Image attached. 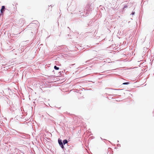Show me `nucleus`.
<instances>
[{
	"mask_svg": "<svg viewBox=\"0 0 154 154\" xmlns=\"http://www.w3.org/2000/svg\"><path fill=\"white\" fill-rule=\"evenodd\" d=\"M58 143H59L61 147L63 149L64 148V147L63 145V143L62 142V140H58Z\"/></svg>",
	"mask_w": 154,
	"mask_h": 154,
	"instance_id": "nucleus-1",
	"label": "nucleus"
},
{
	"mask_svg": "<svg viewBox=\"0 0 154 154\" xmlns=\"http://www.w3.org/2000/svg\"><path fill=\"white\" fill-rule=\"evenodd\" d=\"M5 9V7L4 6H2V8L1 10V12L2 14H3L4 11V9Z\"/></svg>",
	"mask_w": 154,
	"mask_h": 154,
	"instance_id": "nucleus-2",
	"label": "nucleus"
},
{
	"mask_svg": "<svg viewBox=\"0 0 154 154\" xmlns=\"http://www.w3.org/2000/svg\"><path fill=\"white\" fill-rule=\"evenodd\" d=\"M68 143V141L66 140H64L63 141V143L64 144H65L67 143Z\"/></svg>",
	"mask_w": 154,
	"mask_h": 154,
	"instance_id": "nucleus-3",
	"label": "nucleus"
},
{
	"mask_svg": "<svg viewBox=\"0 0 154 154\" xmlns=\"http://www.w3.org/2000/svg\"><path fill=\"white\" fill-rule=\"evenodd\" d=\"M54 69L56 70H58L59 69V68L57 67L56 66H54Z\"/></svg>",
	"mask_w": 154,
	"mask_h": 154,
	"instance_id": "nucleus-4",
	"label": "nucleus"
},
{
	"mask_svg": "<svg viewBox=\"0 0 154 154\" xmlns=\"http://www.w3.org/2000/svg\"><path fill=\"white\" fill-rule=\"evenodd\" d=\"M129 84V82H125L123 83V85H128Z\"/></svg>",
	"mask_w": 154,
	"mask_h": 154,
	"instance_id": "nucleus-5",
	"label": "nucleus"
},
{
	"mask_svg": "<svg viewBox=\"0 0 154 154\" xmlns=\"http://www.w3.org/2000/svg\"><path fill=\"white\" fill-rule=\"evenodd\" d=\"M1 15V14H0V16Z\"/></svg>",
	"mask_w": 154,
	"mask_h": 154,
	"instance_id": "nucleus-6",
	"label": "nucleus"
}]
</instances>
